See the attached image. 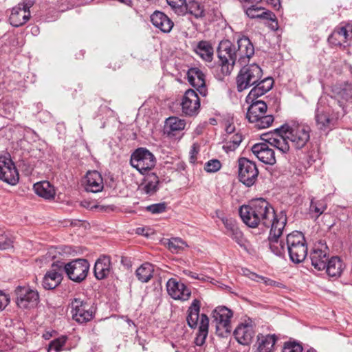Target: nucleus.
<instances>
[{"instance_id": "obj_44", "label": "nucleus", "mask_w": 352, "mask_h": 352, "mask_svg": "<svg viewBox=\"0 0 352 352\" xmlns=\"http://www.w3.org/2000/svg\"><path fill=\"white\" fill-rule=\"evenodd\" d=\"M221 164L218 160H211L205 164L204 169L208 173H215L221 168Z\"/></svg>"}, {"instance_id": "obj_26", "label": "nucleus", "mask_w": 352, "mask_h": 352, "mask_svg": "<svg viewBox=\"0 0 352 352\" xmlns=\"http://www.w3.org/2000/svg\"><path fill=\"white\" fill-rule=\"evenodd\" d=\"M85 188L87 192H98L104 188L103 179L97 170L89 171L85 176Z\"/></svg>"}, {"instance_id": "obj_33", "label": "nucleus", "mask_w": 352, "mask_h": 352, "mask_svg": "<svg viewBox=\"0 0 352 352\" xmlns=\"http://www.w3.org/2000/svg\"><path fill=\"white\" fill-rule=\"evenodd\" d=\"M276 134L275 137L270 138L268 140L270 145L277 150L281 153H287L289 151V145L287 142V138L285 135L283 131H277L276 129Z\"/></svg>"}, {"instance_id": "obj_7", "label": "nucleus", "mask_w": 352, "mask_h": 352, "mask_svg": "<svg viewBox=\"0 0 352 352\" xmlns=\"http://www.w3.org/2000/svg\"><path fill=\"white\" fill-rule=\"evenodd\" d=\"M339 118L338 112L320 99L315 110V121L317 128L321 131L331 130Z\"/></svg>"}, {"instance_id": "obj_38", "label": "nucleus", "mask_w": 352, "mask_h": 352, "mask_svg": "<svg viewBox=\"0 0 352 352\" xmlns=\"http://www.w3.org/2000/svg\"><path fill=\"white\" fill-rule=\"evenodd\" d=\"M223 224L227 230V234L231 236L239 244L243 241V233L232 219L223 220Z\"/></svg>"}, {"instance_id": "obj_16", "label": "nucleus", "mask_w": 352, "mask_h": 352, "mask_svg": "<svg viewBox=\"0 0 352 352\" xmlns=\"http://www.w3.org/2000/svg\"><path fill=\"white\" fill-rule=\"evenodd\" d=\"M17 305L23 309L32 308L37 305L39 295L36 290L27 286H19L15 290Z\"/></svg>"}, {"instance_id": "obj_59", "label": "nucleus", "mask_w": 352, "mask_h": 352, "mask_svg": "<svg viewBox=\"0 0 352 352\" xmlns=\"http://www.w3.org/2000/svg\"><path fill=\"white\" fill-rule=\"evenodd\" d=\"M120 2H122V3H128V2H130V0H119Z\"/></svg>"}, {"instance_id": "obj_35", "label": "nucleus", "mask_w": 352, "mask_h": 352, "mask_svg": "<svg viewBox=\"0 0 352 352\" xmlns=\"http://www.w3.org/2000/svg\"><path fill=\"white\" fill-rule=\"evenodd\" d=\"M181 15L188 13L196 19L202 18L205 15L204 6L196 0H190L188 2L185 1Z\"/></svg>"}, {"instance_id": "obj_50", "label": "nucleus", "mask_w": 352, "mask_h": 352, "mask_svg": "<svg viewBox=\"0 0 352 352\" xmlns=\"http://www.w3.org/2000/svg\"><path fill=\"white\" fill-rule=\"evenodd\" d=\"M253 278L252 279L257 281V282H262L265 285H275L276 282L274 281L273 280H271L268 278H266V277H263V276H258V275H256V274H253Z\"/></svg>"}, {"instance_id": "obj_41", "label": "nucleus", "mask_w": 352, "mask_h": 352, "mask_svg": "<svg viewBox=\"0 0 352 352\" xmlns=\"http://www.w3.org/2000/svg\"><path fill=\"white\" fill-rule=\"evenodd\" d=\"M243 140V136L241 133H236L232 135L228 142L223 145V149L227 152L234 151L240 145Z\"/></svg>"}, {"instance_id": "obj_21", "label": "nucleus", "mask_w": 352, "mask_h": 352, "mask_svg": "<svg viewBox=\"0 0 352 352\" xmlns=\"http://www.w3.org/2000/svg\"><path fill=\"white\" fill-rule=\"evenodd\" d=\"M168 294L175 300H187L191 294L190 290L182 283L170 278L166 283Z\"/></svg>"}, {"instance_id": "obj_47", "label": "nucleus", "mask_w": 352, "mask_h": 352, "mask_svg": "<svg viewBox=\"0 0 352 352\" xmlns=\"http://www.w3.org/2000/svg\"><path fill=\"white\" fill-rule=\"evenodd\" d=\"M166 208L165 203L152 204L146 207V210L153 214H159L164 212Z\"/></svg>"}, {"instance_id": "obj_14", "label": "nucleus", "mask_w": 352, "mask_h": 352, "mask_svg": "<svg viewBox=\"0 0 352 352\" xmlns=\"http://www.w3.org/2000/svg\"><path fill=\"white\" fill-rule=\"evenodd\" d=\"M19 179V173L10 155L0 154V179L10 185H15Z\"/></svg>"}, {"instance_id": "obj_25", "label": "nucleus", "mask_w": 352, "mask_h": 352, "mask_svg": "<svg viewBox=\"0 0 352 352\" xmlns=\"http://www.w3.org/2000/svg\"><path fill=\"white\" fill-rule=\"evenodd\" d=\"M274 80L272 78L266 77L259 80L254 84L246 97V100H254L268 92L273 87Z\"/></svg>"}, {"instance_id": "obj_22", "label": "nucleus", "mask_w": 352, "mask_h": 352, "mask_svg": "<svg viewBox=\"0 0 352 352\" xmlns=\"http://www.w3.org/2000/svg\"><path fill=\"white\" fill-rule=\"evenodd\" d=\"M254 334L255 331L251 322H246L239 324L234 331L235 339L242 345L250 344L252 341Z\"/></svg>"}, {"instance_id": "obj_4", "label": "nucleus", "mask_w": 352, "mask_h": 352, "mask_svg": "<svg viewBox=\"0 0 352 352\" xmlns=\"http://www.w3.org/2000/svg\"><path fill=\"white\" fill-rule=\"evenodd\" d=\"M277 131H283L296 149L304 148L310 140L311 128L303 123L294 122L283 124Z\"/></svg>"}, {"instance_id": "obj_29", "label": "nucleus", "mask_w": 352, "mask_h": 352, "mask_svg": "<svg viewBox=\"0 0 352 352\" xmlns=\"http://www.w3.org/2000/svg\"><path fill=\"white\" fill-rule=\"evenodd\" d=\"M186 124V121L184 119L178 117H170L165 122V133L168 136H175L185 129Z\"/></svg>"}, {"instance_id": "obj_15", "label": "nucleus", "mask_w": 352, "mask_h": 352, "mask_svg": "<svg viewBox=\"0 0 352 352\" xmlns=\"http://www.w3.org/2000/svg\"><path fill=\"white\" fill-rule=\"evenodd\" d=\"M70 307L72 318L80 324L89 322L94 318L93 309L80 298H74Z\"/></svg>"}, {"instance_id": "obj_11", "label": "nucleus", "mask_w": 352, "mask_h": 352, "mask_svg": "<svg viewBox=\"0 0 352 352\" xmlns=\"http://www.w3.org/2000/svg\"><path fill=\"white\" fill-rule=\"evenodd\" d=\"M155 162L154 155L145 148H137L131 154L130 160L131 165L142 174L153 168Z\"/></svg>"}, {"instance_id": "obj_36", "label": "nucleus", "mask_w": 352, "mask_h": 352, "mask_svg": "<svg viewBox=\"0 0 352 352\" xmlns=\"http://www.w3.org/2000/svg\"><path fill=\"white\" fill-rule=\"evenodd\" d=\"M263 8L252 6L246 10V14L251 19L261 18L275 21L276 16L270 11H263Z\"/></svg>"}, {"instance_id": "obj_37", "label": "nucleus", "mask_w": 352, "mask_h": 352, "mask_svg": "<svg viewBox=\"0 0 352 352\" xmlns=\"http://www.w3.org/2000/svg\"><path fill=\"white\" fill-rule=\"evenodd\" d=\"M153 265L146 262L141 265L136 270L135 275L138 277V279L142 283H147L153 277Z\"/></svg>"}, {"instance_id": "obj_43", "label": "nucleus", "mask_w": 352, "mask_h": 352, "mask_svg": "<svg viewBox=\"0 0 352 352\" xmlns=\"http://www.w3.org/2000/svg\"><path fill=\"white\" fill-rule=\"evenodd\" d=\"M67 340L66 336H60L50 342L49 349L54 350L55 352H60L64 349V346Z\"/></svg>"}, {"instance_id": "obj_3", "label": "nucleus", "mask_w": 352, "mask_h": 352, "mask_svg": "<svg viewBox=\"0 0 352 352\" xmlns=\"http://www.w3.org/2000/svg\"><path fill=\"white\" fill-rule=\"evenodd\" d=\"M200 301L197 299L193 300L188 309L187 323L191 329H195L199 326L198 333L195 339L197 346H202L206 341L208 333L209 318L202 314L199 315Z\"/></svg>"}, {"instance_id": "obj_52", "label": "nucleus", "mask_w": 352, "mask_h": 352, "mask_svg": "<svg viewBox=\"0 0 352 352\" xmlns=\"http://www.w3.org/2000/svg\"><path fill=\"white\" fill-rule=\"evenodd\" d=\"M183 274L193 279H199V275L197 273L191 272L188 270H184Z\"/></svg>"}, {"instance_id": "obj_46", "label": "nucleus", "mask_w": 352, "mask_h": 352, "mask_svg": "<svg viewBox=\"0 0 352 352\" xmlns=\"http://www.w3.org/2000/svg\"><path fill=\"white\" fill-rule=\"evenodd\" d=\"M166 1L177 14H182V9H184L183 6L185 3V0H166Z\"/></svg>"}, {"instance_id": "obj_19", "label": "nucleus", "mask_w": 352, "mask_h": 352, "mask_svg": "<svg viewBox=\"0 0 352 352\" xmlns=\"http://www.w3.org/2000/svg\"><path fill=\"white\" fill-rule=\"evenodd\" d=\"M310 258L313 267L318 270H323L329 261V250L327 246L322 243L316 245L311 252Z\"/></svg>"}, {"instance_id": "obj_39", "label": "nucleus", "mask_w": 352, "mask_h": 352, "mask_svg": "<svg viewBox=\"0 0 352 352\" xmlns=\"http://www.w3.org/2000/svg\"><path fill=\"white\" fill-rule=\"evenodd\" d=\"M159 179L158 177L152 174L148 175L145 180V184L142 188V191L147 195H154L158 189Z\"/></svg>"}, {"instance_id": "obj_30", "label": "nucleus", "mask_w": 352, "mask_h": 352, "mask_svg": "<svg viewBox=\"0 0 352 352\" xmlns=\"http://www.w3.org/2000/svg\"><path fill=\"white\" fill-rule=\"evenodd\" d=\"M350 34H352V24L350 23H341L333 30V33L329 37V40L338 39V43L346 42L349 38Z\"/></svg>"}, {"instance_id": "obj_51", "label": "nucleus", "mask_w": 352, "mask_h": 352, "mask_svg": "<svg viewBox=\"0 0 352 352\" xmlns=\"http://www.w3.org/2000/svg\"><path fill=\"white\" fill-rule=\"evenodd\" d=\"M10 302V298L8 295L0 292V311L3 310Z\"/></svg>"}, {"instance_id": "obj_57", "label": "nucleus", "mask_w": 352, "mask_h": 352, "mask_svg": "<svg viewBox=\"0 0 352 352\" xmlns=\"http://www.w3.org/2000/svg\"><path fill=\"white\" fill-rule=\"evenodd\" d=\"M126 322H127L129 325L134 324V322L131 320H130V319H128L126 320Z\"/></svg>"}, {"instance_id": "obj_5", "label": "nucleus", "mask_w": 352, "mask_h": 352, "mask_svg": "<svg viewBox=\"0 0 352 352\" xmlns=\"http://www.w3.org/2000/svg\"><path fill=\"white\" fill-rule=\"evenodd\" d=\"M251 104L248 109L246 118L251 123H254L258 129L269 127L274 122L272 115H265L267 109L266 103L261 100H248Z\"/></svg>"}, {"instance_id": "obj_28", "label": "nucleus", "mask_w": 352, "mask_h": 352, "mask_svg": "<svg viewBox=\"0 0 352 352\" xmlns=\"http://www.w3.org/2000/svg\"><path fill=\"white\" fill-rule=\"evenodd\" d=\"M277 337L274 334L257 335V350L258 352H273Z\"/></svg>"}, {"instance_id": "obj_12", "label": "nucleus", "mask_w": 352, "mask_h": 352, "mask_svg": "<svg viewBox=\"0 0 352 352\" xmlns=\"http://www.w3.org/2000/svg\"><path fill=\"white\" fill-rule=\"evenodd\" d=\"M232 315V311L226 307H217L213 310L212 316L219 336L223 337L231 331L230 320Z\"/></svg>"}, {"instance_id": "obj_45", "label": "nucleus", "mask_w": 352, "mask_h": 352, "mask_svg": "<svg viewBox=\"0 0 352 352\" xmlns=\"http://www.w3.org/2000/svg\"><path fill=\"white\" fill-rule=\"evenodd\" d=\"M302 346L296 342H287L285 343L282 352H302Z\"/></svg>"}, {"instance_id": "obj_20", "label": "nucleus", "mask_w": 352, "mask_h": 352, "mask_svg": "<svg viewBox=\"0 0 352 352\" xmlns=\"http://www.w3.org/2000/svg\"><path fill=\"white\" fill-rule=\"evenodd\" d=\"M253 154L266 164L273 165L276 163L274 151L270 147V144L262 142L256 144L252 147Z\"/></svg>"}, {"instance_id": "obj_58", "label": "nucleus", "mask_w": 352, "mask_h": 352, "mask_svg": "<svg viewBox=\"0 0 352 352\" xmlns=\"http://www.w3.org/2000/svg\"><path fill=\"white\" fill-rule=\"evenodd\" d=\"M306 352H316V351L313 348H310L308 349Z\"/></svg>"}, {"instance_id": "obj_2", "label": "nucleus", "mask_w": 352, "mask_h": 352, "mask_svg": "<svg viewBox=\"0 0 352 352\" xmlns=\"http://www.w3.org/2000/svg\"><path fill=\"white\" fill-rule=\"evenodd\" d=\"M239 214L243 221L250 228L261 226L272 228L282 215L287 217L284 211L276 214L272 206L263 198L252 200L248 205L242 206Z\"/></svg>"}, {"instance_id": "obj_10", "label": "nucleus", "mask_w": 352, "mask_h": 352, "mask_svg": "<svg viewBox=\"0 0 352 352\" xmlns=\"http://www.w3.org/2000/svg\"><path fill=\"white\" fill-rule=\"evenodd\" d=\"M287 223V217L283 215L280 220L278 221L270 230L269 240V247L271 251L277 256H283L285 252L286 242L280 239L283 234V231Z\"/></svg>"}, {"instance_id": "obj_8", "label": "nucleus", "mask_w": 352, "mask_h": 352, "mask_svg": "<svg viewBox=\"0 0 352 352\" xmlns=\"http://www.w3.org/2000/svg\"><path fill=\"white\" fill-rule=\"evenodd\" d=\"M263 76V70L256 64H250L243 66L239 71L236 78V89L241 92L258 82Z\"/></svg>"}, {"instance_id": "obj_18", "label": "nucleus", "mask_w": 352, "mask_h": 352, "mask_svg": "<svg viewBox=\"0 0 352 352\" xmlns=\"http://www.w3.org/2000/svg\"><path fill=\"white\" fill-rule=\"evenodd\" d=\"M181 105L182 113L185 116L197 115L200 108V100L197 92L191 89L186 91Z\"/></svg>"}, {"instance_id": "obj_13", "label": "nucleus", "mask_w": 352, "mask_h": 352, "mask_svg": "<svg viewBox=\"0 0 352 352\" xmlns=\"http://www.w3.org/2000/svg\"><path fill=\"white\" fill-rule=\"evenodd\" d=\"M239 179L247 186H252L256 181L258 170L256 164L245 157L238 160Z\"/></svg>"}, {"instance_id": "obj_42", "label": "nucleus", "mask_w": 352, "mask_h": 352, "mask_svg": "<svg viewBox=\"0 0 352 352\" xmlns=\"http://www.w3.org/2000/svg\"><path fill=\"white\" fill-rule=\"evenodd\" d=\"M186 247V243L180 238L175 237L168 240L167 248L173 253H178Z\"/></svg>"}, {"instance_id": "obj_31", "label": "nucleus", "mask_w": 352, "mask_h": 352, "mask_svg": "<svg viewBox=\"0 0 352 352\" xmlns=\"http://www.w3.org/2000/svg\"><path fill=\"white\" fill-rule=\"evenodd\" d=\"M344 268L342 261L338 256H333L326 263L324 270L329 277H340Z\"/></svg>"}, {"instance_id": "obj_54", "label": "nucleus", "mask_w": 352, "mask_h": 352, "mask_svg": "<svg viewBox=\"0 0 352 352\" xmlns=\"http://www.w3.org/2000/svg\"><path fill=\"white\" fill-rule=\"evenodd\" d=\"M198 153V149L197 148V146H195V144H193L192 148H191V151H190V154H191V157H190V160H191V162H195V160H196V157L195 155Z\"/></svg>"}, {"instance_id": "obj_23", "label": "nucleus", "mask_w": 352, "mask_h": 352, "mask_svg": "<svg viewBox=\"0 0 352 352\" xmlns=\"http://www.w3.org/2000/svg\"><path fill=\"white\" fill-rule=\"evenodd\" d=\"M188 79L190 84L197 89L200 95L202 96L207 95L205 75L199 68L190 69L188 72Z\"/></svg>"}, {"instance_id": "obj_6", "label": "nucleus", "mask_w": 352, "mask_h": 352, "mask_svg": "<svg viewBox=\"0 0 352 352\" xmlns=\"http://www.w3.org/2000/svg\"><path fill=\"white\" fill-rule=\"evenodd\" d=\"M286 248L290 260L295 263L302 262L307 255V247L302 232L294 231L286 237Z\"/></svg>"}, {"instance_id": "obj_55", "label": "nucleus", "mask_w": 352, "mask_h": 352, "mask_svg": "<svg viewBox=\"0 0 352 352\" xmlns=\"http://www.w3.org/2000/svg\"><path fill=\"white\" fill-rule=\"evenodd\" d=\"M226 131L227 133L232 134V133L234 132V126L232 124H229L228 126H227Z\"/></svg>"}, {"instance_id": "obj_40", "label": "nucleus", "mask_w": 352, "mask_h": 352, "mask_svg": "<svg viewBox=\"0 0 352 352\" xmlns=\"http://www.w3.org/2000/svg\"><path fill=\"white\" fill-rule=\"evenodd\" d=\"M196 52L206 61L210 62L212 59L213 48L208 41H200L197 46Z\"/></svg>"}, {"instance_id": "obj_9", "label": "nucleus", "mask_w": 352, "mask_h": 352, "mask_svg": "<svg viewBox=\"0 0 352 352\" xmlns=\"http://www.w3.org/2000/svg\"><path fill=\"white\" fill-rule=\"evenodd\" d=\"M59 270L65 272L69 278L77 283L82 281L87 276L89 265L85 259H76L69 263L60 262Z\"/></svg>"}, {"instance_id": "obj_1", "label": "nucleus", "mask_w": 352, "mask_h": 352, "mask_svg": "<svg viewBox=\"0 0 352 352\" xmlns=\"http://www.w3.org/2000/svg\"><path fill=\"white\" fill-rule=\"evenodd\" d=\"M254 54V47L247 36L237 39V47L229 40L221 41L217 48L221 71L219 78L230 75L236 63L242 65L249 62Z\"/></svg>"}, {"instance_id": "obj_56", "label": "nucleus", "mask_w": 352, "mask_h": 352, "mask_svg": "<svg viewBox=\"0 0 352 352\" xmlns=\"http://www.w3.org/2000/svg\"><path fill=\"white\" fill-rule=\"evenodd\" d=\"M245 1H248V2H250V3H259L261 2L262 0H245Z\"/></svg>"}, {"instance_id": "obj_34", "label": "nucleus", "mask_w": 352, "mask_h": 352, "mask_svg": "<svg viewBox=\"0 0 352 352\" xmlns=\"http://www.w3.org/2000/svg\"><path fill=\"white\" fill-rule=\"evenodd\" d=\"M34 190L36 195L45 199H54L56 194L54 187L47 181L36 183Z\"/></svg>"}, {"instance_id": "obj_32", "label": "nucleus", "mask_w": 352, "mask_h": 352, "mask_svg": "<svg viewBox=\"0 0 352 352\" xmlns=\"http://www.w3.org/2000/svg\"><path fill=\"white\" fill-rule=\"evenodd\" d=\"M111 260L109 256H104L98 258L94 265V274L97 279L106 278L110 272Z\"/></svg>"}, {"instance_id": "obj_17", "label": "nucleus", "mask_w": 352, "mask_h": 352, "mask_svg": "<svg viewBox=\"0 0 352 352\" xmlns=\"http://www.w3.org/2000/svg\"><path fill=\"white\" fill-rule=\"evenodd\" d=\"M34 3V0H24L14 7L10 16V24L14 27L25 24L30 17V8Z\"/></svg>"}, {"instance_id": "obj_27", "label": "nucleus", "mask_w": 352, "mask_h": 352, "mask_svg": "<svg viewBox=\"0 0 352 352\" xmlns=\"http://www.w3.org/2000/svg\"><path fill=\"white\" fill-rule=\"evenodd\" d=\"M151 21L156 28L164 33L170 32L174 25L172 20L164 12L160 11H155L151 14Z\"/></svg>"}, {"instance_id": "obj_49", "label": "nucleus", "mask_w": 352, "mask_h": 352, "mask_svg": "<svg viewBox=\"0 0 352 352\" xmlns=\"http://www.w3.org/2000/svg\"><path fill=\"white\" fill-rule=\"evenodd\" d=\"M310 207L312 210L318 213V216L322 214L327 208V206L323 202H314L313 200H311Z\"/></svg>"}, {"instance_id": "obj_48", "label": "nucleus", "mask_w": 352, "mask_h": 352, "mask_svg": "<svg viewBox=\"0 0 352 352\" xmlns=\"http://www.w3.org/2000/svg\"><path fill=\"white\" fill-rule=\"evenodd\" d=\"M13 241L6 234H0V249L7 250L12 247Z\"/></svg>"}, {"instance_id": "obj_53", "label": "nucleus", "mask_w": 352, "mask_h": 352, "mask_svg": "<svg viewBox=\"0 0 352 352\" xmlns=\"http://www.w3.org/2000/svg\"><path fill=\"white\" fill-rule=\"evenodd\" d=\"M268 4L272 5L276 10H278L280 7V0H265Z\"/></svg>"}, {"instance_id": "obj_24", "label": "nucleus", "mask_w": 352, "mask_h": 352, "mask_svg": "<svg viewBox=\"0 0 352 352\" xmlns=\"http://www.w3.org/2000/svg\"><path fill=\"white\" fill-rule=\"evenodd\" d=\"M58 265H60V262L54 263L52 265V269L43 277V286L45 289H53L61 283L63 271L59 270Z\"/></svg>"}]
</instances>
